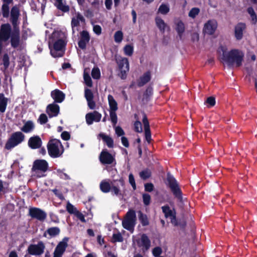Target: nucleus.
I'll return each mask as SVG.
<instances>
[{
	"label": "nucleus",
	"mask_w": 257,
	"mask_h": 257,
	"mask_svg": "<svg viewBox=\"0 0 257 257\" xmlns=\"http://www.w3.org/2000/svg\"><path fill=\"white\" fill-rule=\"evenodd\" d=\"M46 112L50 117L56 116L59 112V106L55 103L50 104L47 107Z\"/></svg>",
	"instance_id": "obj_21"
},
{
	"label": "nucleus",
	"mask_w": 257,
	"mask_h": 257,
	"mask_svg": "<svg viewBox=\"0 0 257 257\" xmlns=\"http://www.w3.org/2000/svg\"><path fill=\"white\" fill-rule=\"evenodd\" d=\"M85 97L86 100L93 99V94L91 91V90L88 88H85Z\"/></svg>",
	"instance_id": "obj_49"
},
{
	"label": "nucleus",
	"mask_w": 257,
	"mask_h": 257,
	"mask_svg": "<svg viewBox=\"0 0 257 257\" xmlns=\"http://www.w3.org/2000/svg\"><path fill=\"white\" fill-rule=\"evenodd\" d=\"M85 21L84 17L79 12H76L75 13L74 15L72 18L71 22L73 34L75 33V28L79 26L80 23H84Z\"/></svg>",
	"instance_id": "obj_15"
},
{
	"label": "nucleus",
	"mask_w": 257,
	"mask_h": 257,
	"mask_svg": "<svg viewBox=\"0 0 257 257\" xmlns=\"http://www.w3.org/2000/svg\"><path fill=\"white\" fill-rule=\"evenodd\" d=\"M100 189L102 192L104 193H107L110 192L111 190V183L106 180H102L100 184Z\"/></svg>",
	"instance_id": "obj_31"
},
{
	"label": "nucleus",
	"mask_w": 257,
	"mask_h": 257,
	"mask_svg": "<svg viewBox=\"0 0 257 257\" xmlns=\"http://www.w3.org/2000/svg\"><path fill=\"white\" fill-rule=\"evenodd\" d=\"M145 189L146 191L151 192L153 190L154 185L152 183H146L145 185Z\"/></svg>",
	"instance_id": "obj_62"
},
{
	"label": "nucleus",
	"mask_w": 257,
	"mask_h": 257,
	"mask_svg": "<svg viewBox=\"0 0 257 257\" xmlns=\"http://www.w3.org/2000/svg\"><path fill=\"white\" fill-rule=\"evenodd\" d=\"M219 53L222 56V61L228 65L235 64L236 66L239 67L242 65V62L244 57V53L240 50L233 49L230 51H227L223 47H221Z\"/></svg>",
	"instance_id": "obj_2"
},
{
	"label": "nucleus",
	"mask_w": 257,
	"mask_h": 257,
	"mask_svg": "<svg viewBox=\"0 0 257 257\" xmlns=\"http://www.w3.org/2000/svg\"><path fill=\"white\" fill-rule=\"evenodd\" d=\"M68 238H64L62 241H60L57 245L54 252L53 257H61L67 247Z\"/></svg>",
	"instance_id": "obj_12"
},
{
	"label": "nucleus",
	"mask_w": 257,
	"mask_h": 257,
	"mask_svg": "<svg viewBox=\"0 0 257 257\" xmlns=\"http://www.w3.org/2000/svg\"><path fill=\"white\" fill-rule=\"evenodd\" d=\"M176 31L179 36L181 37L185 30L184 24L181 21H178L176 22Z\"/></svg>",
	"instance_id": "obj_35"
},
{
	"label": "nucleus",
	"mask_w": 257,
	"mask_h": 257,
	"mask_svg": "<svg viewBox=\"0 0 257 257\" xmlns=\"http://www.w3.org/2000/svg\"><path fill=\"white\" fill-rule=\"evenodd\" d=\"M109 111H116L118 109L117 103L114 97L110 94L107 96Z\"/></svg>",
	"instance_id": "obj_29"
},
{
	"label": "nucleus",
	"mask_w": 257,
	"mask_h": 257,
	"mask_svg": "<svg viewBox=\"0 0 257 257\" xmlns=\"http://www.w3.org/2000/svg\"><path fill=\"white\" fill-rule=\"evenodd\" d=\"M134 128L136 132L141 133L142 132V125L139 120H136L134 123Z\"/></svg>",
	"instance_id": "obj_53"
},
{
	"label": "nucleus",
	"mask_w": 257,
	"mask_h": 257,
	"mask_svg": "<svg viewBox=\"0 0 257 257\" xmlns=\"http://www.w3.org/2000/svg\"><path fill=\"white\" fill-rule=\"evenodd\" d=\"M93 31L96 34L100 35L101 33V27L99 25H94L93 26Z\"/></svg>",
	"instance_id": "obj_63"
},
{
	"label": "nucleus",
	"mask_w": 257,
	"mask_h": 257,
	"mask_svg": "<svg viewBox=\"0 0 257 257\" xmlns=\"http://www.w3.org/2000/svg\"><path fill=\"white\" fill-rule=\"evenodd\" d=\"M170 10V8L168 5L166 4H162L159 9L158 12L163 15L167 14Z\"/></svg>",
	"instance_id": "obj_39"
},
{
	"label": "nucleus",
	"mask_w": 257,
	"mask_h": 257,
	"mask_svg": "<svg viewBox=\"0 0 257 257\" xmlns=\"http://www.w3.org/2000/svg\"><path fill=\"white\" fill-rule=\"evenodd\" d=\"M28 145L31 149H38L42 145L41 139L37 136L32 137L28 141Z\"/></svg>",
	"instance_id": "obj_22"
},
{
	"label": "nucleus",
	"mask_w": 257,
	"mask_h": 257,
	"mask_svg": "<svg viewBox=\"0 0 257 257\" xmlns=\"http://www.w3.org/2000/svg\"><path fill=\"white\" fill-rule=\"evenodd\" d=\"M143 122L144 125V130L145 133V138L148 143L151 141V134L150 130L149 123L146 116L144 114L143 118Z\"/></svg>",
	"instance_id": "obj_23"
},
{
	"label": "nucleus",
	"mask_w": 257,
	"mask_h": 257,
	"mask_svg": "<svg viewBox=\"0 0 257 257\" xmlns=\"http://www.w3.org/2000/svg\"><path fill=\"white\" fill-rule=\"evenodd\" d=\"M128 181L130 184L132 185L133 189L135 190L136 188V185L134 177L132 174H130L128 176Z\"/></svg>",
	"instance_id": "obj_56"
},
{
	"label": "nucleus",
	"mask_w": 257,
	"mask_h": 257,
	"mask_svg": "<svg viewBox=\"0 0 257 257\" xmlns=\"http://www.w3.org/2000/svg\"><path fill=\"white\" fill-rule=\"evenodd\" d=\"M162 253V249L160 247L157 246L154 248L152 250V254L155 257L160 256Z\"/></svg>",
	"instance_id": "obj_51"
},
{
	"label": "nucleus",
	"mask_w": 257,
	"mask_h": 257,
	"mask_svg": "<svg viewBox=\"0 0 257 257\" xmlns=\"http://www.w3.org/2000/svg\"><path fill=\"white\" fill-rule=\"evenodd\" d=\"M140 176L142 179L146 180L150 177L151 172L148 169L144 170L140 173Z\"/></svg>",
	"instance_id": "obj_48"
},
{
	"label": "nucleus",
	"mask_w": 257,
	"mask_h": 257,
	"mask_svg": "<svg viewBox=\"0 0 257 257\" xmlns=\"http://www.w3.org/2000/svg\"><path fill=\"white\" fill-rule=\"evenodd\" d=\"M247 12L251 17L252 23L254 24H255L257 22V18L253 9L251 7L248 8L247 9Z\"/></svg>",
	"instance_id": "obj_42"
},
{
	"label": "nucleus",
	"mask_w": 257,
	"mask_h": 257,
	"mask_svg": "<svg viewBox=\"0 0 257 257\" xmlns=\"http://www.w3.org/2000/svg\"><path fill=\"white\" fill-rule=\"evenodd\" d=\"M10 38L12 46L14 48L18 47L19 46L20 41V30L19 29L13 30Z\"/></svg>",
	"instance_id": "obj_19"
},
{
	"label": "nucleus",
	"mask_w": 257,
	"mask_h": 257,
	"mask_svg": "<svg viewBox=\"0 0 257 257\" xmlns=\"http://www.w3.org/2000/svg\"><path fill=\"white\" fill-rule=\"evenodd\" d=\"M66 36L62 31H55L51 34L49 40V48L53 57H62L64 54Z\"/></svg>",
	"instance_id": "obj_1"
},
{
	"label": "nucleus",
	"mask_w": 257,
	"mask_h": 257,
	"mask_svg": "<svg viewBox=\"0 0 257 257\" xmlns=\"http://www.w3.org/2000/svg\"><path fill=\"white\" fill-rule=\"evenodd\" d=\"M2 13L4 17L7 18L9 15V4H4L2 6Z\"/></svg>",
	"instance_id": "obj_47"
},
{
	"label": "nucleus",
	"mask_w": 257,
	"mask_h": 257,
	"mask_svg": "<svg viewBox=\"0 0 257 257\" xmlns=\"http://www.w3.org/2000/svg\"><path fill=\"white\" fill-rule=\"evenodd\" d=\"M86 121L88 125L92 124L93 121L99 122L101 118V114L96 111L88 113L86 115Z\"/></svg>",
	"instance_id": "obj_17"
},
{
	"label": "nucleus",
	"mask_w": 257,
	"mask_h": 257,
	"mask_svg": "<svg viewBox=\"0 0 257 257\" xmlns=\"http://www.w3.org/2000/svg\"><path fill=\"white\" fill-rule=\"evenodd\" d=\"M54 173H56L58 176H59L61 179L64 180H68L70 179L69 176L63 172L62 170L61 169H55Z\"/></svg>",
	"instance_id": "obj_38"
},
{
	"label": "nucleus",
	"mask_w": 257,
	"mask_h": 257,
	"mask_svg": "<svg viewBox=\"0 0 257 257\" xmlns=\"http://www.w3.org/2000/svg\"><path fill=\"white\" fill-rule=\"evenodd\" d=\"M136 212L134 210H130L125 215V217L122 221V224L123 227L133 232L136 222Z\"/></svg>",
	"instance_id": "obj_8"
},
{
	"label": "nucleus",
	"mask_w": 257,
	"mask_h": 257,
	"mask_svg": "<svg viewBox=\"0 0 257 257\" xmlns=\"http://www.w3.org/2000/svg\"><path fill=\"white\" fill-rule=\"evenodd\" d=\"M199 12L200 9L199 8H193L189 11L188 16L192 19H194L199 14Z\"/></svg>",
	"instance_id": "obj_40"
},
{
	"label": "nucleus",
	"mask_w": 257,
	"mask_h": 257,
	"mask_svg": "<svg viewBox=\"0 0 257 257\" xmlns=\"http://www.w3.org/2000/svg\"><path fill=\"white\" fill-rule=\"evenodd\" d=\"M66 210L69 213L73 214L74 215L78 211L77 208L69 202H67V203Z\"/></svg>",
	"instance_id": "obj_45"
},
{
	"label": "nucleus",
	"mask_w": 257,
	"mask_h": 257,
	"mask_svg": "<svg viewBox=\"0 0 257 257\" xmlns=\"http://www.w3.org/2000/svg\"><path fill=\"white\" fill-rule=\"evenodd\" d=\"M75 216L77 217L78 219H79L82 222H85L86 220L84 218V216L83 214L79 212L78 210L74 214Z\"/></svg>",
	"instance_id": "obj_59"
},
{
	"label": "nucleus",
	"mask_w": 257,
	"mask_h": 257,
	"mask_svg": "<svg viewBox=\"0 0 257 257\" xmlns=\"http://www.w3.org/2000/svg\"><path fill=\"white\" fill-rule=\"evenodd\" d=\"M135 242L144 252L149 250L151 247V240L146 234H142L140 238L135 240Z\"/></svg>",
	"instance_id": "obj_11"
},
{
	"label": "nucleus",
	"mask_w": 257,
	"mask_h": 257,
	"mask_svg": "<svg viewBox=\"0 0 257 257\" xmlns=\"http://www.w3.org/2000/svg\"><path fill=\"white\" fill-rule=\"evenodd\" d=\"M162 211L166 218L171 220V222L174 226H178L179 224L176 218V213L174 210H172L168 206L162 207Z\"/></svg>",
	"instance_id": "obj_13"
},
{
	"label": "nucleus",
	"mask_w": 257,
	"mask_h": 257,
	"mask_svg": "<svg viewBox=\"0 0 257 257\" xmlns=\"http://www.w3.org/2000/svg\"><path fill=\"white\" fill-rule=\"evenodd\" d=\"M8 99L3 93H0V112H5L8 104Z\"/></svg>",
	"instance_id": "obj_30"
},
{
	"label": "nucleus",
	"mask_w": 257,
	"mask_h": 257,
	"mask_svg": "<svg viewBox=\"0 0 257 257\" xmlns=\"http://www.w3.org/2000/svg\"><path fill=\"white\" fill-rule=\"evenodd\" d=\"M47 232L51 236H54L60 233V229L57 227L49 228L47 229Z\"/></svg>",
	"instance_id": "obj_37"
},
{
	"label": "nucleus",
	"mask_w": 257,
	"mask_h": 257,
	"mask_svg": "<svg viewBox=\"0 0 257 257\" xmlns=\"http://www.w3.org/2000/svg\"><path fill=\"white\" fill-rule=\"evenodd\" d=\"M143 202L146 205H148L150 203L151 196L148 194H144L143 196Z\"/></svg>",
	"instance_id": "obj_57"
},
{
	"label": "nucleus",
	"mask_w": 257,
	"mask_h": 257,
	"mask_svg": "<svg viewBox=\"0 0 257 257\" xmlns=\"http://www.w3.org/2000/svg\"><path fill=\"white\" fill-rule=\"evenodd\" d=\"M217 27V21L215 20H208L204 25L203 32L208 35H212Z\"/></svg>",
	"instance_id": "obj_16"
},
{
	"label": "nucleus",
	"mask_w": 257,
	"mask_h": 257,
	"mask_svg": "<svg viewBox=\"0 0 257 257\" xmlns=\"http://www.w3.org/2000/svg\"><path fill=\"white\" fill-rule=\"evenodd\" d=\"M3 64L5 69H7L9 65V58L7 54H5L3 56Z\"/></svg>",
	"instance_id": "obj_58"
},
{
	"label": "nucleus",
	"mask_w": 257,
	"mask_h": 257,
	"mask_svg": "<svg viewBox=\"0 0 257 257\" xmlns=\"http://www.w3.org/2000/svg\"><path fill=\"white\" fill-rule=\"evenodd\" d=\"M62 139L67 141L70 139V134L67 132H63L61 135Z\"/></svg>",
	"instance_id": "obj_64"
},
{
	"label": "nucleus",
	"mask_w": 257,
	"mask_h": 257,
	"mask_svg": "<svg viewBox=\"0 0 257 257\" xmlns=\"http://www.w3.org/2000/svg\"><path fill=\"white\" fill-rule=\"evenodd\" d=\"M100 136L102 138L103 141L105 142V143L106 144V145L108 146V147H113V141L111 138L103 134H100Z\"/></svg>",
	"instance_id": "obj_32"
},
{
	"label": "nucleus",
	"mask_w": 257,
	"mask_h": 257,
	"mask_svg": "<svg viewBox=\"0 0 257 257\" xmlns=\"http://www.w3.org/2000/svg\"><path fill=\"white\" fill-rule=\"evenodd\" d=\"M100 162L104 164H111L114 161V158L107 151H103L99 157Z\"/></svg>",
	"instance_id": "obj_18"
},
{
	"label": "nucleus",
	"mask_w": 257,
	"mask_h": 257,
	"mask_svg": "<svg viewBox=\"0 0 257 257\" xmlns=\"http://www.w3.org/2000/svg\"><path fill=\"white\" fill-rule=\"evenodd\" d=\"M91 76L93 79H98L100 77V71L98 67H94L91 71Z\"/></svg>",
	"instance_id": "obj_43"
},
{
	"label": "nucleus",
	"mask_w": 257,
	"mask_h": 257,
	"mask_svg": "<svg viewBox=\"0 0 257 257\" xmlns=\"http://www.w3.org/2000/svg\"><path fill=\"white\" fill-rule=\"evenodd\" d=\"M112 240L114 242H121L123 241V237L119 232L113 233L112 236Z\"/></svg>",
	"instance_id": "obj_50"
},
{
	"label": "nucleus",
	"mask_w": 257,
	"mask_h": 257,
	"mask_svg": "<svg viewBox=\"0 0 257 257\" xmlns=\"http://www.w3.org/2000/svg\"><path fill=\"white\" fill-rule=\"evenodd\" d=\"M25 139V136L22 132H16L13 133L8 140L5 148L8 150H10L23 142Z\"/></svg>",
	"instance_id": "obj_4"
},
{
	"label": "nucleus",
	"mask_w": 257,
	"mask_h": 257,
	"mask_svg": "<svg viewBox=\"0 0 257 257\" xmlns=\"http://www.w3.org/2000/svg\"><path fill=\"white\" fill-rule=\"evenodd\" d=\"M89 40L90 37L88 33L86 31H83L80 34V39L78 42L79 47L82 49H85Z\"/></svg>",
	"instance_id": "obj_20"
},
{
	"label": "nucleus",
	"mask_w": 257,
	"mask_h": 257,
	"mask_svg": "<svg viewBox=\"0 0 257 257\" xmlns=\"http://www.w3.org/2000/svg\"><path fill=\"white\" fill-rule=\"evenodd\" d=\"M47 147L48 153L51 157H59L63 152V146L59 140H51L48 143Z\"/></svg>",
	"instance_id": "obj_5"
},
{
	"label": "nucleus",
	"mask_w": 257,
	"mask_h": 257,
	"mask_svg": "<svg viewBox=\"0 0 257 257\" xmlns=\"http://www.w3.org/2000/svg\"><path fill=\"white\" fill-rule=\"evenodd\" d=\"M114 41L116 43H120L123 39V33L121 31H116L114 35Z\"/></svg>",
	"instance_id": "obj_41"
},
{
	"label": "nucleus",
	"mask_w": 257,
	"mask_h": 257,
	"mask_svg": "<svg viewBox=\"0 0 257 257\" xmlns=\"http://www.w3.org/2000/svg\"><path fill=\"white\" fill-rule=\"evenodd\" d=\"M45 248V244L40 241L37 244H30L28 247L27 251L31 255L39 256L44 253Z\"/></svg>",
	"instance_id": "obj_10"
},
{
	"label": "nucleus",
	"mask_w": 257,
	"mask_h": 257,
	"mask_svg": "<svg viewBox=\"0 0 257 257\" xmlns=\"http://www.w3.org/2000/svg\"><path fill=\"white\" fill-rule=\"evenodd\" d=\"M29 214L32 218H36L40 221L44 220L47 217V214L45 211L35 207L29 209Z\"/></svg>",
	"instance_id": "obj_14"
},
{
	"label": "nucleus",
	"mask_w": 257,
	"mask_h": 257,
	"mask_svg": "<svg viewBox=\"0 0 257 257\" xmlns=\"http://www.w3.org/2000/svg\"><path fill=\"white\" fill-rule=\"evenodd\" d=\"M156 24L159 30L163 32L165 31L166 28L167 26L164 21L159 17H157L156 18Z\"/></svg>",
	"instance_id": "obj_33"
},
{
	"label": "nucleus",
	"mask_w": 257,
	"mask_h": 257,
	"mask_svg": "<svg viewBox=\"0 0 257 257\" xmlns=\"http://www.w3.org/2000/svg\"><path fill=\"white\" fill-rule=\"evenodd\" d=\"M206 103L209 104L210 106H214L215 104V98L213 97H209L206 100Z\"/></svg>",
	"instance_id": "obj_61"
},
{
	"label": "nucleus",
	"mask_w": 257,
	"mask_h": 257,
	"mask_svg": "<svg viewBox=\"0 0 257 257\" xmlns=\"http://www.w3.org/2000/svg\"><path fill=\"white\" fill-rule=\"evenodd\" d=\"M115 132L118 136H121L124 135V133L123 130L119 126H116L115 128Z\"/></svg>",
	"instance_id": "obj_60"
},
{
	"label": "nucleus",
	"mask_w": 257,
	"mask_h": 257,
	"mask_svg": "<svg viewBox=\"0 0 257 257\" xmlns=\"http://www.w3.org/2000/svg\"><path fill=\"white\" fill-rule=\"evenodd\" d=\"M47 121L48 117L47 115L44 113L41 114L38 119V121L41 124H45Z\"/></svg>",
	"instance_id": "obj_54"
},
{
	"label": "nucleus",
	"mask_w": 257,
	"mask_h": 257,
	"mask_svg": "<svg viewBox=\"0 0 257 257\" xmlns=\"http://www.w3.org/2000/svg\"><path fill=\"white\" fill-rule=\"evenodd\" d=\"M116 61L119 71L118 74L119 76L122 79H125L127 73L130 70L129 62L127 58L121 56H118L116 58Z\"/></svg>",
	"instance_id": "obj_7"
},
{
	"label": "nucleus",
	"mask_w": 257,
	"mask_h": 257,
	"mask_svg": "<svg viewBox=\"0 0 257 257\" xmlns=\"http://www.w3.org/2000/svg\"><path fill=\"white\" fill-rule=\"evenodd\" d=\"M138 217L143 226L149 225V221L147 215L143 214L141 211L139 212Z\"/></svg>",
	"instance_id": "obj_34"
},
{
	"label": "nucleus",
	"mask_w": 257,
	"mask_h": 257,
	"mask_svg": "<svg viewBox=\"0 0 257 257\" xmlns=\"http://www.w3.org/2000/svg\"><path fill=\"white\" fill-rule=\"evenodd\" d=\"M19 16V9L17 7H14L11 10V17L18 18Z\"/></svg>",
	"instance_id": "obj_52"
},
{
	"label": "nucleus",
	"mask_w": 257,
	"mask_h": 257,
	"mask_svg": "<svg viewBox=\"0 0 257 257\" xmlns=\"http://www.w3.org/2000/svg\"><path fill=\"white\" fill-rule=\"evenodd\" d=\"M51 96L55 100V102L58 103L62 102L65 98V94L61 91L58 89H55L51 92Z\"/></svg>",
	"instance_id": "obj_26"
},
{
	"label": "nucleus",
	"mask_w": 257,
	"mask_h": 257,
	"mask_svg": "<svg viewBox=\"0 0 257 257\" xmlns=\"http://www.w3.org/2000/svg\"><path fill=\"white\" fill-rule=\"evenodd\" d=\"M54 5L59 10L66 13L69 11V7L66 5L65 0H54Z\"/></svg>",
	"instance_id": "obj_27"
},
{
	"label": "nucleus",
	"mask_w": 257,
	"mask_h": 257,
	"mask_svg": "<svg viewBox=\"0 0 257 257\" xmlns=\"http://www.w3.org/2000/svg\"><path fill=\"white\" fill-rule=\"evenodd\" d=\"M48 169V163L45 160H35L32 168V175L34 177L41 178L46 176Z\"/></svg>",
	"instance_id": "obj_3"
},
{
	"label": "nucleus",
	"mask_w": 257,
	"mask_h": 257,
	"mask_svg": "<svg viewBox=\"0 0 257 257\" xmlns=\"http://www.w3.org/2000/svg\"><path fill=\"white\" fill-rule=\"evenodd\" d=\"M123 51L125 55L131 56L134 52V47L131 45H126L123 48Z\"/></svg>",
	"instance_id": "obj_36"
},
{
	"label": "nucleus",
	"mask_w": 257,
	"mask_h": 257,
	"mask_svg": "<svg viewBox=\"0 0 257 257\" xmlns=\"http://www.w3.org/2000/svg\"><path fill=\"white\" fill-rule=\"evenodd\" d=\"M83 77L86 85L88 87H91L92 86V82L89 74L86 73L85 72H84Z\"/></svg>",
	"instance_id": "obj_46"
},
{
	"label": "nucleus",
	"mask_w": 257,
	"mask_h": 257,
	"mask_svg": "<svg viewBox=\"0 0 257 257\" xmlns=\"http://www.w3.org/2000/svg\"><path fill=\"white\" fill-rule=\"evenodd\" d=\"M35 128V124L32 120L24 121V124L20 127V130L25 133H30Z\"/></svg>",
	"instance_id": "obj_24"
},
{
	"label": "nucleus",
	"mask_w": 257,
	"mask_h": 257,
	"mask_svg": "<svg viewBox=\"0 0 257 257\" xmlns=\"http://www.w3.org/2000/svg\"><path fill=\"white\" fill-rule=\"evenodd\" d=\"M153 94V88L151 87H148L144 94L143 100L147 101L149 98Z\"/></svg>",
	"instance_id": "obj_44"
},
{
	"label": "nucleus",
	"mask_w": 257,
	"mask_h": 257,
	"mask_svg": "<svg viewBox=\"0 0 257 257\" xmlns=\"http://www.w3.org/2000/svg\"><path fill=\"white\" fill-rule=\"evenodd\" d=\"M110 117L112 122L115 124L117 122L116 111H109Z\"/></svg>",
	"instance_id": "obj_55"
},
{
	"label": "nucleus",
	"mask_w": 257,
	"mask_h": 257,
	"mask_svg": "<svg viewBox=\"0 0 257 257\" xmlns=\"http://www.w3.org/2000/svg\"><path fill=\"white\" fill-rule=\"evenodd\" d=\"M125 183L123 179L121 178L111 182L110 192L112 195L122 197L125 193Z\"/></svg>",
	"instance_id": "obj_6"
},
{
	"label": "nucleus",
	"mask_w": 257,
	"mask_h": 257,
	"mask_svg": "<svg viewBox=\"0 0 257 257\" xmlns=\"http://www.w3.org/2000/svg\"><path fill=\"white\" fill-rule=\"evenodd\" d=\"M151 73L147 72L145 73L140 78L139 80L138 85L139 86L141 87L148 83L151 79Z\"/></svg>",
	"instance_id": "obj_28"
},
{
	"label": "nucleus",
	"mask_w": 257,
	"mask_h": 257,
	"mask_svg": "<svg viewBox=\"0 0 257 257\" xmlns=\"http://www.w3.org/2000/svg\"><path fill=\"white\" fill-rule=\"evenodd\" d=\"M167 181L169 187L175 196L179 200L182 199L181 192L174 177L170 174L167 175Z\"/></svg>",
	"instance_id": "obj_9"
},
{
	"label": "nucleus",
	"mask_w": 257,
	"mask_h": 257,
	"mask_svg": "<svg viewBox=\"0 0 257 257\" xmlns=\"http://www.w3.org/2000/svg\"><path fill=\"white\" fill-rule=\"evenodd\" d=\"M245 24L240 23L237 24L234 29L235 37L237 40H240L242 38L243 32L245 29Z\"/></svg>",
	"instance_id": "obj_25"
}]
</instances>
